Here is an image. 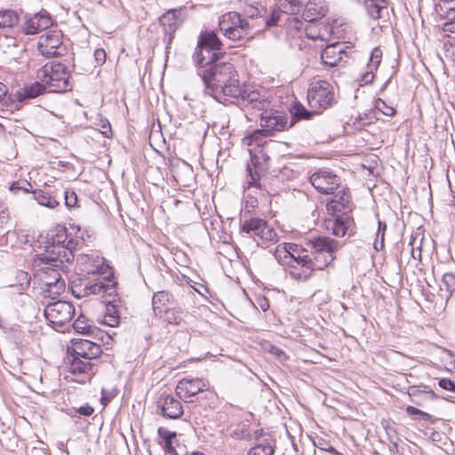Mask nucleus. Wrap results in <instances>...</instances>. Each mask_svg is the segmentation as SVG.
<instances>
[{
	"label": "nucleus",
	"instance_id": "nucleus-1",
	"mask_svg": "<svg viewBox=\"0 0 455 455\" xmlns=\"http://www.w3.org/2000/svg\"><path fill=\"white\" fill-rule=\"evenodd\" d=\"M207 90L217 100L222 102L236 99L246 107L261 109L264 100L256 91H250L241 84L238 73L232 63L220 62L203 69L199 73Z\"/></svg>",
	"mask_w": 455,
	"mask_h": 455
},
{
	"label": "nucleus",
	"instance_id": "nucleus-2",
	"mask_svg": "<svg viewBox=\"0 0 455 455\" xmlns=\"http://www.w3.org/2000/svg\"><path fill=\"white\" fill-rule=\"evenodd\" d=\"M34 262L40 267L38 275L45 294L55 297L65 291L66 283L61 272H65L70 262L49 253L37 254Z\"/></svg>",
	"mask_w": 455,
	"mask_h": 455
},
{
	"label": "nucleus",
	"instance_id": "nucleus-3",
	"mask_svg": "<svg viewBox=\"0 0 455 455\" xmlns=\"http://www.w3.org/2000/svg\"><path fill=\"white\" fill-rule=\"evenodd\" d=\"M36 78L52 92H63L71 89L70 72L60 62L47 63L36 72Z\"/></svg>",
	"mask_w": 455,
	"mask_h": 455
},
{
	"label": "nucleus",
	"instance_id": "nucleus-4",
	"mask_svg": "<svg viewBox=\"0 0 455 455\" xmlns=\"http://www.w3.org/2000/svg\"><path fill=\"white\" fill-rule=\"evenodd\" d=\"M269 143L265 139L260 140V142H254L249 148L251 155V164L247 166L248 172V188H259L258 183L261 173L266 172L268 168L269 155H268Z\"/></svg>",
	"mask_w": 455,
	"mask_h": 455
},
{
	"label": "nucleus",
	"instance_id": "nucleus-5",
	"mask_svg": "<svg viewBox=\"0 0 455 455\" xmlns=\"http://www.w3.org/2000/svg\"><path fill=\"white\" fill-rule=\"evenodd\" d=\"M307 102L312 112L320 114L335 103L333 85L325 80H316L307 88Z\"/></svg>",
	"mask_w": 455,
	"mask_h": 455
},
{
	"label": "nucleus",
	"instance_id": "nucleus-6",
	"mask_svg": "<svg viewBox=\"0 0 455 455\" xmlns=\"http://www.w3.org/2000/svg\"><path fill=\"white\" fill-rule=\"evenodd\" d=\"M220 29L232 41L252 37V26L236 12L223 14L219 20Z\"/></svg>",
	"mask_w": 455,
	"mask_h": 455
},
{
	"label": "nucleus",
	"instance_id": "nucleus-7",
	"mask_svg": "<svg viewBox=\"0 0 455 455\" xmlns=\"http://www.w3.org/2000/svg\"><path fill=\"white\" fill-rule=\"evenodd\" d=\"M307 247L313 256L317 269L321 270L330 266L335 259V252L339 249V243L327 236H317L308 240Z\"/></svg>",
	"mask_w": 455,
	"mask_h": 455
},
{
	"label": "nucleus",
	"instance_id": "nucleus-8",
	"mask_svg": "<svg viewBox=\"0 0 455 455\" xmlns=\"http://www.w3.org/2000/svg\"><path fill=\"white\" fill-rule=\"evenodd\" d=\"M262 129L255 130L243 139V144L251 146L254 142H260L271 135L274 131H283L287 128V119L277 112L265 111L260 115Z\"/></svg>",
	"mask_w": 455,
	"mask_h": 455
},
{
	"label": "nucleus",
	"instance_id": "nucleus-9",
	"mask_svg": "<svg viewBox=\"0 0 455 455\" xmlns=\"http://www.w3.org/2000/svg\"><path fill=\"white\" fill-rule=\"evenodd\" d=\"M37 50L45 58L60 57L67 53L63 35L60 30H49L38 37Z\"/></svg>",
	"mask_w": 455,
	"mask_h": 455
},
{
	"label": "nucleus",
	"instance_id": "nucleus-10",
	"mask_svg": "<svg viewBox=\"0 0 455 455\" xmlns=\"http://www.w3.org/2000/svg\"><path fill=\"white\" fill-rule=\"evenodd\" d=\"M77 243L73 239H68L67 228L63 226H58L55 228V235L52 236V243L47 247L44 253H49L53 257L66 259L67 262L73 260V250Z\"/></svg>",
	"mask_w": 455,
	"mask_h": 455
},
{
	"label": "nucleus",
	"instance_id": "nucleus-11",
	"mask_svg": "<svg viewBox=\"0 0 455 455\" xmlns=\"http://www.w3.org/2000/svg\"><path fill=\"white\" fill-rule=\"evenodd\" d=\"M44 315L52 327L56 329L70 322L75 315V307L68 301L57 300L45 307Z\"/></svg>",
	"mask_w": 455,
	"mask_h": 455
},
{
	"label": "nucleus",
	"instance_id": "nucleus-12",
	"mask_svg": "<svg viewBox=\"0 0 455 455\" xmlns=\"http://www.w3.org/2000/svg\"><path fill=\"white\" fill-rule=\"evenodd\" d=\"M241 233L247 237L254 239L258 243L261 242L274 241L276 237L275 230L259 218H251L241 224Z\"/></svg>",
	"mask_w": 455,
	"mask_h": 455
},
{
	"label": "nucleus",
	"instance_id": "nucleus-13",
	"mask_svg": "<svg viewBox=\"0 0 455 455\" xmlns=\"http://www.w3.org/2000/svg\"><path fill=\"white\" fill-rule=\"evenodd\" d=\"M310 183L323 194H331L339 185V178L332 172L321 169L310 176Z\"/></svg>",
	"mask_w": 455,
	"mask_h": 455
},
{
	"label": "nucleus",
	"instance_id": "nucleus-14",
	"mask_svg": "<svg viewBox=\"0 0 455 455\" xmlns=\"http://www.w3.org/2000/svg\"><path fill=\"white\" fill-rule=\"evenodd\" d=\"M68 361V371L76 377L75 380L77 382L84 383L91 379L95 373V364L91 360L71 355Z\"/></svg>",
	"mask_w": 455,
	"mask_h": 455
},
{
	"label": "nucleus",
	"instance_id": "nucleus-15",
	"mask_svg": "<svg viewBox=\"0 0 455 455\" xmlns=\"http://www.w3.org/2000/svg\"><path fill=\"white\" fill-rule=\"evenodd\" d=\"M206 383L200 378H183L181 379L175 388L178 397L184 402H190V398L198 393L205 390Z\"/></svg>",
	"mask_w": 455,
	"mask_h": 455
},
{
	"label": "nucleus",
	"instance_id": "nucleus-16",
	"mask_svg": "<svg viewBox=\"0 0 455 455\" xmlns=\"http://www.w3.org/2000/svg\"><path fill=\"white\" fill-rule=\"evenodd\" d=\"M156 406L161 411L162 416L169 419H178L184 412L180 398L170 394H162L156 402Z\"/></svg>",
	"mask_w": 455,
	"mask_h": 455
},
{
	"label": "nucleus",
	"instance_id": "nucleus-17",
	"mask_svg": "<svg viewBox=\"0 0 455 455\" xmlns=\"http://www.w3.org/2000/svg\"><path fill=\"white\" fill-rule=\"evenodd\" d=\"M288 272L291 278L299 281L307 280L317 269L315 261L310 256L299 259H290Z\"/></svg>",
	"mask_w": 455,
	"mask_h": 455
},
{
	"label": "nucleus",
	"instance_id": "nucleus-18",
	"mask_svg": "<svg viewBox=\"0 0 455 455\" xmlns=\"http://www.w3.org/2000/svg\"><path fill=\"white\" fill-rule=\"evenodd\" d=\"M108 290V285L105 283L103 279L100 278L95 281H81L72 286V293L78 299L90 295L104 294Z\"/></svg>",
	"mask_w": 455,
	"mask_h": 455
},
{
	"label": "nucleus",
	"instance_id": "nucleus-19",
	"mask_svg": "<svg viewBox=\"0 0 455 455\" xmlns=\"http://www.w3.org/2000/svg\"><path fill=\"white\" fill-rule=\"evenodd\" d=\"M101 354V347L95 342L88 339L76 340L73 344V355L85 360L97 359Z\"/></svg>",
	"mask_w": 455,
	"mask_h": 455
},
{
	"label": "nucleus",
	"instance_id": "nucleus-20",
	"mask_svg": "<svg viewBox=\"0 0 455 455\" xmlns=\"http://www.w3.org/2000/svg\"><path fill=\"white\" fill-rule=\"evenodd\" d=\"M51 25L52 19L47 13H36L25 20L22 31L26 35H35L40 30L46 29Z\"/></svg>",
	"mask_w": 455,
	"mask_h": 455
},
{
	"label": "nucleus",
	"instance_id": "nucleus-21",
	"mask_svg": "<svg viewBox=\"0 0 455 455\" xmlns=\"http://www.w3.org/2000/svg\"><path fill=\"white\" fill-rule=\"evenodd\" d=\"M352 226L353 220L347 214H342L325 221L326 229L331 230L338 237H343L347 235Z\"/></svg>",
	"mask_w": 455,
	"mask_h": 455
},
{
	"label": "nucleus",
	"instance_id": "nucleus-22",
	"mask_svg": "<svg viewBox=\"0 0 455 455\" xmlns=\"http://www.w3.org/2000/svg\"><path fill=\"white\" fill-rule=\"evenodd\" d=\"M45 91L46 86L39 80L19 89L14 94V99L19 102H23L44 94Z\"/></svg>",
	"mask_w": 455,
	"mask_h": 455
},
{
	"label": "nucleus",
	"instance_id": "nucleus-23",
	"mask_svg": "<svg viewBox=\"0 0 455 455\" xmlns=\"http://www.w3.org/2000/svg\"><path fill=\"white\" fill-rule=\"evenodd\" d=\"M175 303L176 301L173 296L166 291L155 292L152 297V307L156 316L164 313Z\"/></svg>",
	"mask_w": 455,
	"mask_h": 455
},
{
	"label": "nucleus",
	"instance_id": "nucleus-24",
	"mask_svg": "<svg viewBox=\"0 0 455 455\" xmlns=\"http://www.w3.org/2000/svg\"><path fill=\"white\" fill-rule=\"evenodd\" d=\"M343 53L345 52L341 44H330L323 51L321 59L324 65L334 67L342 60Z\"/></svg>",
	"mask_w": 455,
	"mask_h": 455
},
{
	"label": "nucleus",
	"instance_id": "nucleus-25",
	"mask_svg": "<svg viewBox=\"0 0 455 455\" xmlns=\"http://www.w3.org/2000/svg\"><path fill=\"white\" fill-rule=\"evenodd\" d=\"M328 6L324 0H309L305 6V19L314 21L326 15Z\"/></svg>",
	"mask_w": 455,
	"mask_h": 455
},
{
	"label": "nucleus",
	"instance_id": "nucleus-26",
	"mask_svg": "<svg viewBox=\"0 0 455 455\" xmlns=\"http://www.w3.org/2000/svg\"><path fill=\"white\" fill-rule=\"evenodd\" d=\"M219 54L220 53L213 49L197 44L194 58L196 65L200 68H204L206 66H212V64L219 59Z\"/></svg>",
	"mask_w": 455,
	"mask_h": 455
},
{
	"label": "nucleus",
	"instance_id": "nucleus-27",
	"mask_svg": "<svg viewBox=\"0 0 455 455\" xmlns=\"http://www.w3.org/2000/svg\"><path fill=\"white\" fill-rule=\"evenodd\" d=\"M382 59V51L379 47H375L370 56L369 62L367 64V71L362 76V82L364 84H370L373 81L374 71L378 69Z\"/></svg>",
	"mask_w": 455,
	"mask_h": 455
},
{
	"label": "nucleus",
	"instance_id": "nucleus-28",
	"mask_svg": "<svg viewBox=\"0 0 455 455\" xmlns=\"http://www.w3.org/2000/svg\"><path fill=\"white\" fill-rule=\"evenodd\" d=\"M159 22L163 27L165 36H168V41L171 42L173 34L179 27V19L176 12L174 11H168L160 17Z\"/></svg>",
	"mask_w": 455,
	"mask_h": 455
},
{
	"label": "nucleus",
	"instance_id": "nucleus-29",
	"mask_svg": "<svg viewBox=\"0 0 455 455\" xmlns=\"http://www.w3.org/2000/svg\"><path fill=\"white\" fill-rule=\"evenodd\" d=\"M19 23V16L13 10H0V34L7 36V33Z\"/></svg>",
	"mask_w": 455,
	"mask_h": 455
},
{
	"label": "nucleus",
	"instance_id": "nucleus-30",
	"mask_svg": "<svg viewBox=\"0 0 455 455\" xmlns=\"http://www.w3.org/2000/svg\"><path fill=\"white\" fill-rule=\"evenodd\" d=\"M408 395L411 398V401L417 404H420V400L422 399L435 400L437 398L435 393L426 386L423 387H411Z\"/></svg>",
	"mask_w": 455,
	"mask_h": 455
},
{
	"label": "nucleus",
	"instance_id": "nucleus-31",
	"mask_svg": "<svg viewBox=\"0 0 455 455\" xmlns=\"http://www.w3.org/2000/svg\"><path fill=\"white\" fill-rule=\"evenodd\" d=\"M183 311L181 307L177 306V303L170 307L168 309H166L164 313L160 314L157 317L163 319L164 322L170 323V324H180L183 318H182Z\"/></svg>",
	"mask_w": 455,
	"mask_h": 455
},
{
	"label": "nucleus",
	"instance_id": "nucleus-32",
	"mask_svg": "<svg viewBox=\"0 0 455 455\" xmlns=\"http://www.w3.org/2000/svg\"><path fill=\"white\" fill-rule=\"evenodd\" d=\"M197 44L219 51L222 44L213 31H204L200 34Z\"/></svg>",
	"mask_w": 455,
	"mask_h": 455
},
{
	"label": "nucleus",
	"instance_id": "nucleus-33",
	"mask_svg": "<svg viewBox=\"0 0 455 455\" xmlns=\"http://www.w3.org/2000/svg\"><path fill=\"white\" fill-rule=\"evenodd\" d=\"M85 264V269L90 274H103L108 267L104 258L98 255L88 256Z\"/></svg>",
	"mask_w": 455,
	"mask_h": 455
},
{
	"label": "nucleus",
	"instance_id": "nucleus-34",
	"mask_svg": "<svg viewBox=\"0 0 455 455\" xmlns=\"http://www.w3.org/2000/svg\"><path fill=\"white\" fill-rule=\"evenodd\" d=\"M365 8L368 14L374 20L381 18V12L387 9V0H365Z\"/></svg>",
	"mask_w": 455,
	"mask_h": 455
},
{
	"label": "nucleus",
	"instance_id": "nucleus-35",
	"mask_svg": "<svg viewBox=\"0 0 455 455\" xmlns=\"http://www.w3.org/2000/svg\"><path fill=\"white\" fill-rule=\"evenodd\" d=\"M349 194L343 192L341 196L339 194L335 195L334 198L328 202L327 208L329 211L341 212L347 208L349 206Z\"/></svg>",
	"mask_w": 455,
	"mask_h": 455
},
{
	"label": "nucleus",
	"instance_id": "nucleus-36",
	"mask_svg": "<svg viewBox=\"0 0 455 455\" xmlns=\"http://www.w3.org/2000/svg\"><path fill=\"white\" fill-rule=\"evenodd\" d=\"M74 330L78 332L88 336H92L97 328L89 323V320L84 315H80L73 323Z\"/></svg>",
	"mask_w": 455,
	"mask_h": 455
},
{
	"label": "nucleus",
	"instance_id": "nucleus-37",
	"mask_svg": "<svg viewBox=\"0 0 455 455\" xmlns=\"http://www.w3.org/2000/svg\"><path fill=\"white\" fill-rule=\"evenodd\" d=\"M276 6L282 14H289L291 17L299 13L302 5L299 0H278Z\"/></svg>",
	"mask_w": 455,
	"mask_h": 455
},
{
	"label": "nucleus",
	"instance_id": "nucleus-38",
	"mask_svg": "<svg viewBox=\"0 0 455 455\" xmlns=\"http://www.w3.org/2000/svg\"><path fill=\"white\" fill-rule=\"evenodd\" d=\"M33 195L34 199L40 205L45 206L49 209H54L60 204V203L54 197L43 190H35L33 191Z\"/></svg>",
	"mask_w": 455,
	"mask_h": 455
},
{
	"label": "nucleus",
	"instance_id": "nucleus-39",
	"mask_svg": "<svg viewBox=\"0 0 455 455\" xmlns=\"http://www.w3.org/2000/svg\"><path fill=\"white\" fill-rule=\"evenodd\" d=\"M435 9L441 16L455 20V0H440Z\"/></svg>",
	"mask_w": 455,
	"mask_h": 455
},
{
	"label": "nucleus",
	"instance_id": "nucleus-40",
	"mask_svg": "<svg viewBox=\"0 0 455 455\" xmlns=\"http://www.w3.org/2000/svg\"><path fill=\"white\" fill-rule=\"evenodd\" d=\"M287 252L290 259H299L304 257L309 256L307 252V250L302 248L300 245L291 243H285Z\"/></svg>",
	"mask_w": 455,
	"mask_h": 455
},
{
	"label": "nucleus",
	"instance_id": "nucleus-41",
	"mask_svg": "<svg viewBox=\"0 0 455 455\" xmlns=\"http://www.w3.org/2000/svg\"><path fill=\"white\" fill-rule=\"evenodd\" d=\"M387 225L381 220H378V230L376 233V238L373 246L376 251H381L384 248V237Z\"/></svg>",
	"mask_w": 455,
	"mask_h": 455
},
{
	"label": "nucleus",
	"instance_id": "nucleus-42",
	"mask_svg": "<svg viewBox=\"0 0 455 455\" xmlns=\"http://www.w3.org/2000/svg\"><path fill=\"white\" fill-rule=\"evenodd\" d=\"M275 257L282 265L286 267L289 266L290 258L287 252L285 243L277 245L275 251Z\"/></svg>",
	"mask_w": 455,
	"mask_h": 455
},
{
	"label": "nucleus",
	"instance_id": "nucleus-43",
	"mask_svg": "<svg viewBox=\"0 0 455 455\" xmlns=\"http://www.w3.org/2000/svg\"><path fill=\"white\" fill-rule=\"evenodd\" d=\"M313 112L307 110L301 104H295L291 110V114L293 119H309L311 117V114Z\"/></svg>",
	"mask_w": 455,
	"mask_h": 455
},
{
	"label": "nucleus",
	"instance_id": "nucleus-44",
	"mask_svg": "<svg viewBox=\"0 0 455 455\" xmlns=\"http://www.w3.org/2000/svg\"><path fill=\"white\" fill-rule=\"evenodd\" d=\"M374 108L387 116H393L395 114V109L379 98L375 100Z\"/></svg>",
	"mask_w": 455,
	"mask_h": 455
},
{
	"label": "nucleus",
	"instance_id": "nucleus-45",
	"mask_svg": "<svg viewBox=\"0 0 455 455\" xmlns=\"http://www.w3.org/2000/svg\"><path fill=\"white\" fill-rule=\"evenodd\" d=\"M273 447L270 444L267 443L258 444L252 447L248 452V455H273Z\"/></svg>",
	"mask_w": 455,
	"mask_h": 455
},
{
	"label": "nucleus",
	"instance_id": "nucleus-46",
	"mask_svg": "<svg viewBox=\"0 0 455 455\" xmlns=\"http://www.w3.org/2000/svg\"><path fill=\"white\" fill-rule=\"evenodd\" d=\"M17 285L20 291L26 290L30 284V275L28 272L19 270L16 273Z\"/></svg>",
	"mask_w": 455,
	"mask_h": 455
},
{
	"label": "nucleus",
	"instance_id": "nucleus-47",
	"mask_svg": "<svg viewBox=\"0 0 455 455\" xmlns=\"http://www.w3.org/2000/svg\"><path fill=\"white\" fill-rule=\"evenodd\" d=\"M442 284L444 286L447 292L451 294L455 291V274L453 273H445L443 275Z\"/></svg>",
	"mask_w": 455,
	"mask_h": 455
},
{
	"label": "nucleus",
	"instance_id": "nucleus-48",
	"mask_svg": "<svg viewBox=\"0 0 455 455\" xmlns=\"http://www.w3.org/2000/svg\"><path fill=\"white\" fill-rule=\"evenodd\" d=\"M377 117L374 116L373 110H369L363 116L359 115L357 121L359 126H365L374 122Z\"/></svg>",
	"mask_w": 455,
	"mask_h": 455
},
{
	"label": "nucleus",
	"instance_id": "nucleus-49",
	"mask_svg": "<svg viewBox=\"0 0 455 455\" xmlns=\"http://www.w3.org/2000/svg\"><path fill=\"white\" fill-rule=\"evenodd\" d=\"M302 25V20L294 15L287 18V29L289 31L295 30L299 32Z\"/></svg>",
	"mask_w": 455,
	"mask_h": 455
},
{
	"label": "nucleus",
	"instance_id": "nucleus-50",
	"mask_svg": "<svg viewBox=\"0 0 455 455\" xmlns=\"http://www.w3.org/2000/svg\"><path fill=\"white\" fill-rule=\"evenodd\" d=\"M282 13L278 7L273 9L270 18L266 19L265 22L267 27L277 25L282 17Z\"/></svg>",
	"mask_w": 455,
	"mask_h": 455
},
{
	"label": "nucleus",
	"instance_id": "nucleus-51",
	"mask_svg": "<svg viewBox=\"0 0 455 455\" xmlns=\"http://www.w3.org/2000/svg\"><path fill=\"white\" fill-rule=\"evenodd\" d=\"M112 309L114 310L113 314L109 313L108 315H104L102 323L106 325L114 327L118 324L119 316L116 315L115 308L113 307Z\"/></svg>",
	"mask_w": 455,
	"mask_h": 455
},
{
	"label": "nucleus",
	"instance_id": "nucleus-52",
	"mask_svg": "<svg viewBox=\"0 0 455 455\" xmlns=\"http://www.w3.org/2000/svg\"><path fill=\"white\" fill-rule=\"evenodd\" d=\"M65 204L68 208H73L77 205V196L75 191H66Z\"/></svg>",
	"mask_w": 455,
	"mask_h": 455
},
{
	"label": "nucleus",
	"instance_id": "nucleus-53",
	"mask_svg": "<svg viewBox=\"0 0 455 455\" xmlns=\"http://www.w3.org/2000/svg\"><path fill=\"white\" fill-rule=\"evenodd\" d=\"M158 435L163 439L164 443L172 442V439L176 437L175 432H171L164 427L158 428Z\"/></svg>",
	"mask_w": 455,
	"mask_h": 455
},
{
	"label": "nucleus",
	"instance_id": "nucleus-54",
	"mask_svg": "<svg viewBox=\"0 0 455 455\" xmlns=\"http://www.w3.org/2000/svg\"><path fill=\"white\" fill-rule=\"evenodd\" d=\"M438 385L441 388L455 393V382L450 379H441L438 381Z\"/></svg>",
	"mask_w": 455,
	"mask_h": 455
},
{
	"label": "nucleus",
	"instance_id": "nucleus-55",
	"mask_svg": "<svg viewBox=\"0 0 455 455\" xmlns=\"http://www.w3.org/2000/svg\"><path fill=\"white\" fill-rule=\"evenodd\" d=\"M416 243H417V238L416 237H411V243H410V245L411 246V257L414 259L420 260V259H421V249H420V246H419L417 249H415Z\"/></svg>",
	"mask_w": 455,
	"mask_h": 455
},
{
	"label": "nucleus",
	"instance_id": "nucleus-56",
	"mask_svg": "<svg viewBox=\"0 0 455 455\" xmlns=\"http://www.w3.org/2000/svg\"><path fill=\"white\" fill-rule=\"evenodd\" d=\"M405 411L410 415H419L426 419H430V415L427 412H425V411H423L416 407L411 406V405L407 406Z\"/></svg>",
	"mask_w": 455,
	"mask_h": 455
},
{
	"label": "nucleus",
	"instance_id": "nucleus-57",
	"mask_svg": "<svg viewBox=\"0 0 455 455\" xmlns=\"http://www.w3.org/2000/svg\"><path fill=\"white\" fill-rule=\"evenodd\" d=\"M106 52L103 49H97L94 52L95 61L98 65H102L106 61Z\"/></svg>",
	"mask_w": 455,
	"mask_h": 455
},
{
	"label": "nucleus",
	"instance_id": "nucleus-58",
	"mask_svg": "<svg viewBox=\"0 0 455 455\" xmlns=\"http://www.w3.org/2000/svg\"><path fill=\"white\" fill-rule=\"evenodd\" d=\"M446 176L450 190L455 196V170L448 171Z\"/></svg>",
	"mask_w": 455,
	"mask_h": 455
},
{
	"label": "nucleus",
	"instance_id": "nucleus-59",
	"mask_svg": "<svg viewBox=\"0 0 455 455\" xmlns=\"http://www.w3.org/2000/svg\"><path fill=\"white\" fill-rule=\"evenodd\" d=\"M305 35H306L307 37H308V38H310L312 40H316L318 38H321V36H320L319 32L316 31L315 27L306 28Z\"/></svg>",
	"mask_w": 455,
	"mask_h": 455
},
{
	"label": "nucleus",
	"instance_id": "nucleus-60",
	"mask_svg": "<svg viewBox=\"0 0 455 455\" xmlns=\"http://www.w3.org/2000/svg\"><path fill=\"white\" fill-rule=\"evenodd\" d=\"M244 13L251 18V19H254V18H257L259 15V11L258 8L252 6V5H248L245 9H244Z\"/></svg>",
	"mask_w": 455,
	"mask_h": 455
},
{
	"label": "nucleus",
	"instance_id": "nucleus-61",
	"mask_svg": "<svg viewBox=\"0 0 455 455\" xmlns=\"http://www.w3.org/2000/svg\"><path fill=\"white\" fill-rule=\"evenodd\" d=\"M100 132L105 137H107V138L111 137V135H112L111 125L108 121H105L102 123Z\"/></svg>",
	"mask_w": 455,
	"mask_h": 455
},
{
	"label": "nucleus",
	"instance_id": "nucleus-62",
	"mask_svg": "<svg viewBox=\"0 0 455 455\" xmlns=\"http://www.w3.org/2000/svg\"><path fill=\"white\" fill-rule=\"evenodd\" d=\"M8 92L7 86L0 82V110L3 111L2 107L4 106L3 100H4V97L6 96Z\"/></svg>",
	"mask_w": 455,
	"mask_h": 455
},
{
	"label": "nucleus",
	"instance_id": "nucleus-63",
	"mask_svg": "<svg viewBox=\"0 0 455 455\" xmlns=\"http://www.w3.org/2000/svg\"><path fill=\"white\" fill-rule=\"evenodd\" d=\"M94 411V409L90 405H84L78 409V412L84 416H91Z\"/></svg>",
	"mask_w": 455,
	"mask_h": 455
},
{
	"label": "nucleus",
	"instance_id": "nucleus-64",
	"mask_svg": "<svg viewBox=\"0 0 455 455\" xmlns=\"http://www.w3.org/2000/svg\"><path fill=\"white\" fill-rule=\"evenodd\" d=\"M165 453L168 455H178L175 448L172 446V442L164 443Z\"/></svg>",
	"mask_w": 455,
	"mask_h": 455
}]
</instances>
